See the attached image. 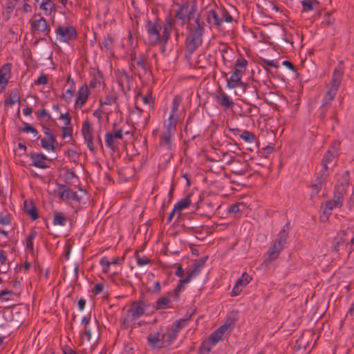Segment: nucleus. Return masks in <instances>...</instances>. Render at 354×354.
I'll return each mask as SVG.
<instances>
[{"label": "nucleus", "instance_id": "obj_1", "mask_svg": "<svg viewBox=\"0 0 354 354\" xmlns=\"http://www.w3.org/2000/svg\"><path fill=\"white\" fill-rule=\"evenodd\" d=\"M205 24L200 21L198 16L194 21L187 22V35L185 39L186 50L192 54L203 44V36L205 31Z\"/></svg>", "mask_w": 354, "mask_h": 354}, {"label": "nucleus", "instance_id": "obj_2", "mask_svg": "<svg viewBox=\"0 0 354 354\" xmlns=\"http://www.w3.org/2000/svg\"><path fill=\"white\" fill-rule=\"evenodd\" d=\"M344 62L340 61L333 71V77L330 82V88L325 94L322 104V109L328 111L329 106L336 95L337 91L342 82L344 75Z\"/></svg>", "mask_w": 354, "mask_h": 354}, {"label": "nucleus", "instance_id": "obj_3", "mask_svg": "<svg viewBox=\"0 0 354 354\" xmlns=\"http://www.w3.org/2000/svg\"><path fill=\"white\" fill-rule=\"evenodd\" d=\"M146 29L150 45L156 46L158 44H163L162 34H160L162 26L158 23L152 22L149 20L146 24Z\"/></svg>", "mask_w": 354, "mask_h": 354}, {"label": "nucleus", "instance_id": "obj_4", "mask_svg": "<svg viewBox=\"0 0 354 354\" xmlns=\"http://www.w3.org/2000/svg\"><path fill=\"white\" fill-rule=\"evenodd\" d=\"M149 306V304L142 299L139 301L132 302L129 309L127 310V317L124 319V322L128 320H136L145 314V309Z\"/></svg>", "mask_w": 354, "mask_h": 354}, {"label": "nucleus", "instance_id": "obj_5", "mask_svg": "<svg viewBox=\"0 0 354 354\" xmlns=\"http://www.w3.org/2000/svg\"><path fill=\"white\" fill-rule=\"evenodd\" d=\"M55 35L60 42L64 43H69L75 40L77 37L76 28L73 26H58L55 30Z\"/></svg>", "mask_w": 354, "mask_h": 354}, {"label": "nucleus", "instance_id": "obj_6", "mask_svg": "<svg viewBox=\"0 0 354 354\" xmlns=\"http://www.w3.org/2000/svg\"><path fill=\"white\" fill-rule=\"evenodd\" d=\"M58 189L55 190L59 198L64 202H68L71 200L80 203L82 201V196H79L77 192H73L71 188L67 187L65 185L57 183Z\"/></svg>", "mask_w": 354, "mask_h": 354}, {"label": "nucleus", "instance_id": "obj_7", "mask_svg": "<svg viewBox=\"0 0 354 354\" xmlns=\"http://www.w3.org/2000/svg\"><path fill=\"white\" fill-rule=\"evenodd\" d=\"M82 133L83 135L84 141L87 145V147L88 149L94 152L95 151V147L94 146V144L93 142V129L91 125V123L88 119H86L82 124Z\"/></svg>", "mask_w": 354, "mask_h": 354}, {"label": "nucleus", "instance_id": "obj_8", "mask_svg": "<svg viewBox=\"0 0 354 354\" xmlns=\"http://www.w3.org/2000/svg\"><path fill=\"white\" fill-rule=\"evenodd\" d=\"M205 18L209 28H216L220 30L222 26V17H221L220 12H218L214 9H211L205 13Z\"/></svg>", "mask_w": 354, "mask_h": 354}, {"label": "nucleus", "instance_id": "obj_9", "mask_svg": "<svg viewBox=\"0 0 354 354\" xmlns=\"http://www.w3.org/2000/svg\"><path fill=\"white\" fill-rule=\"evenodd\" d=\"M149 345L153 348L165 347V334L160 332H153L147 336Z\"/></svg>", "mask_w": 354, "mask_h": 354}, {"label": "nucleus", "instance_id": "obj_10", "mask_svg": "<svg viewBox=\"0 0 354 354\" xmlns=\"http://www.w3.org/2000/svg\"><path fill=\"white\" fill-rule=\"evenodd\" d=\"M28 156L30 157L32 162L30 166H34L40 169H48L49 165L46 164L48 161V157L42 153H30Z\"/></svg>", "mask_w": 354, "mask_h": 354}, {"label": "nucleus", "instance_id": "obj_11", "mask_svg": "<svg viewBox=\"0 0 354 354\" xmlns=\"http://www.w3.org/2000/svg\"><path fill=\"white\" fill-rule=\"evenodd\" d=\"M252 280V277L245 272H244L241 277L239 278L231 292L232 297H236L239 295L242 291L243 288L248 285L250 281Z\"/></svg>", "mask_w": 354, "mask_h": 354}, {"label": "nucleus", "instance_id": "obj_12", "mask_svg": "<svg viewBox=\"0 0 354 354\" xmlns=\"http://www.w3.org/2000/svg\"><path fill=\"white\" fill-rule=\"evenodd\" d=\"M81 337L85 335L88 341L93 340L97 342L100 339L99 323L95 320V324L88 327H84V331L81 333Z\"/></svg>", "mask_w": 354, "mask_h": 354}, {"label": "nucleus", "instance_id": "obj_13", "mask_svg": "<svg viewBox=\"0 0 354 354\" xmlns=\"http://www.w3.org/2000/svg\"><path fill=\"white\" fill-rule=\"evenodd\" d=\"M81 337L85 335L88 341L93 340L97 342L100 339L99 323L95 320V324L88 327H84V331L81 333Z\"/></svg>", "mask_w": 354, "mask_h": 354}, {"label": "nucleus", "instance_id": "obj_14", "mask_svg": "<svg viewBox=\"0 0 354 354\" xmlns=\"http://www.w3.org/2000/svg\"><path fill=\"white\" fill-rule=\"evenodd\" d=\"M31 26L33 30L44 32L51 39L50 36V28L45 18L40 17L38 19L34 20L31 24Z\"/></svg>", "mask_w": 354, "mask_h": 354}, {"label": "nucleus", "instance_id": "obj_15", "mask_svg": "<svg viewBox=\"0 0 354 354\" xmlns=\"http://www.w3.org/2000/svg\"><path fill=\"white\" fill-rule=\"evenodd\" d=\"M214 206L210 201H200L197 203L196 212L198 214L205 216L210 217L214 212Z\"/></svg>", "mask_w": 354, "mask_h": 354}, {"label": "nucleus", "instance_id": "obj_16", "mask_svg": "<svg viewBox=\"0 0 354 354\" xmlns=\"http://www.w3.org/2000/svg\"><path fill=\"white\" fill-rule=\"evenodd\" d=\"M90 91L86 84L82 86L77 93L75 106L82 108L88 99Z\"/></svg>", "mask_w": 354, "mask_h": 354}, {"label": "nucleus", "instance_id": "obj_17", "mask_svg": "<svg viewBox=\"0 0 354 354\" xmlns=\"http://www.w3.org/2000/svg\"><path fill=\"white\" fill-rule=\"evenodd\" d=\"M136 64L138 69L137 72L134 73L141 79L142 76L147 73L149 70L147 58L144 55H140L136 60Z\"/></svg>", "mask_w": 354, "mask_h": 354}, {"label": "nucleus", "instance_id": "obj_18", "mask_svg": "<svg viewBox=\"0 0 354 354\" xmlns=\"http://www.w3.org/2000/svg\"><path fill=\"white\" fill-rule=\"evenodd\" d=\"M176 20L171 19V16L167 17L165 19V24L163 26V30L162 32V39L163 40V44L166 45L170 39L171 32L173 29Z\"/></svg>", "mask_w": 354, "mask_h": 354}, {"label": "nucleus", "instance_id": "obj_19", "mask_svg": "<svg viewBox=\"0 0 354 354\" xmlns=\"http://www.w3.org/2000/svg\"><path fill=\"white\" fill-rule=\"evenodd\" d=\"M207 258V256H205L199 259L195 260L192 265V270L189 272H187V275L191 279L197 276L201 272V269L204 267Z\"/></svg>", "mask_w": 354, "mask_h": 354}, {"label": "nucleus", "instance_id": "obj_20", "mask_svg": "<svg viewBox=\"0 0 354 354\" xmlns=\"http://www.w3.org/2000/svg\"><path fill=\"white\" fill-rule=\"evenodd\" d=\"M234 322H232L230 324H224L221 326L218 329L214 331L209 336V341L212 342V344L214 345L217 342H218L223 337L225 332L228 328L230 324H233Z\"/></svg>", "mask_w": 354, "mask_h": 354}, {"label": "nucleus", "instance_id": "obj_21", "mask_svg": "<svg viewBox=\"0 0 354 354\" xmlns=\"http://www.w3.org/2000/svg\"><path fill=\"white\" fill-rule=\"evenodd\" d=\"M192 279L187 275L185 279H180L178 281L176 287L169 292V296L174 300L178 301L180 299V292L183 290V286L185 284L189 283L191 281Z\"/></svg>", "mask_w": 354, "mask_h": 354}, {"label": "nucleus", "instance_id": "obj_22", "mask_svg": "<svg viewBox=\"0 0 354 354\" xmlns=\"http://www.w3.org/2000/svg\"><path fill=\"white\" fill-rule=\"evenodd\" d=\"M235 164L233 165L232 173L236 175L243 176L245 175L248 171L251 170V167L247 162H240L234 160H232Z\"/></svg>", "mask_w": 354, "mask_h": 354}, {"label": "nucleus", "instance_id": "obj_23", "mask_svg": "<svg viewBox=\"0 0 354 354\" xmlns=\"http://www.w3.org/2000/svg\"><path fill=\"white\" fill-rule=\"evenodd\" d=\"M346 233L344 230H341L337 232L336 236L333 240L331 250L333 252H337L339 250V247L342 245L346 241L345 236Z\"/></svg>", "mask_w": 354, "mask_h": 354}, {"label": "nucleus", "instance_id": "obj_24", "mask_svg": "<svg viewBox=\"0 0 354 354\" xmlns=\"http://www.w3.org/2000/svg\"><path fill=\"white\" fill-rule=\"evenodd\" d=\"M290 230V223L288 222L277 234V237L274 242L279 243L282 247H284L285 243L288 238Z\"/></svg>", "mask_w": 354, "mask_h": 354}, {"label": "nucleus", "instance_id": "obj_25", "mask_svg": "<svg viewBox=\"0 0 354 354\" xmlns=\"http://www.w3.org/2000/svg\"><path fill=\"white\" fill-rule=\"evenodd\" d=\"M241 88L248 99L254 100L259 97L256 86L245 83H241Z\"/></svg>", "mask_w": 354, "mask_h": 354}, {"label": "nucleus", "instance_id": "obj_26", "mask_svg": "<svg viewBox=\"0 0 354 354\" xmlns=\"http://www.w3.org/2000/svg\"><path fill=\"white\" fill-rule=\"evenodd\" d=\"M184 4H187L186 12H187V19L188 20L187 22H192V19L194 21L195 19L198 16V15H197L196 17V13L197 11V6H196V0H193L191 3L189 2H185V3H184Z\"/></svg>", "mask_w": 354, "mask_h": 354}, {"label": "nucleus", "instance_id": "obj_27", "mask_svg": "<svg viewBox=\"0 0 354 354\" xmlns=\"http://www.w3.org/2000/svg\"><path fill=\"white\" fill-rule=\"evenodd\" d=\"M227 73H225V77L227 80V86L230 88H235L238 86L241 87V78L237 76L236 73H233L230 78L227 77Z\"/></svg>", "mask_w": 354, "mask_h": 354}, {"label": "nucleus", "instance_id": "obj_28", "mask_svg": "<svg viewBox=\"0 0 354 354\" xmlns=\"http://www.w3.org/2000/svg\"><path fill=\"white\" fill-rule=\"evenodd\" d=\"M342 203L334 200H328L326 202V207L323 210V214L325 215L326 219H328V216L331 214V211L335 207H341Z\"/></svg>", "mask_w": 354, "mask_h": 354}, {"label": "nucleus", "instance_id": "obj_29", "mask_svg": "<svg viewBox=\"0 0 354 354\" xmlns=\"http://www.w3.org/2000/svg\"><path fill=\"white\" fill-rule=\"evenodd\" d=\"M350 182V172L349 171H345L341 175L340 178L337 180V183L335 185L337 188H344V190L347 191L349 186Z\"/></svg>", "mask_w": 354, "mask_h": 354}, {"label": "nucleus", "instance_id": "obj_30", "mask_svg": "<svg viewBox=\"0 0 354 354\" xmlns=\"http://www.w3.org/2000/svg\"><path fill=\"white\" fill-rule=\"evenodd\" d=\"M283 249V247L280 245L279 243L274 242L268 252L269 259L271 261L277 259Z\"/></svg>", "mask_w": 354, "mask_h": 354}, {"label": "nucleus", "instance_id": "obj_31", "mask_svg": "<svg viewBox=\"0 0 354 354\" xmlns=\"http://www.w3.org/2000/svg\"><path fill=\"white\" fill-rule=\"evenodd\" d=\"M24 211L31 217L32 220H36L39 217L37 208L32 201L28 203V201H26L24 202Z\"/></svg>", "mask_w": 354, "mask_h": 354}, {"label": "nucleus", "instance_id": "obj_32", "mask_svg": "<svg viewBox=\"0 0 354 354\" xmlns=\"http://www.w3.org/2000/svg\"><path fill=\"white\" fill-rule=\"evenodd\" d=\"M337 152L335 150L333 151L328 150L322 160V165L329 167V165L333 164L335 157L337 156Z\"/></svg>", "mask_w": 354, "mask_h": 354}, {"label": "nucleus", "instance_id": "obj_33", "mask_svg": "<svg viewBox=\"0 0 354 354\" xmlns=\"http://www.w3.org/2000/svg\"><path fill=\"white\" fill-rule=\"evenodd\" d=\"M171 301L168 297H160L156 301L154 308L156 310L169 308H171Z\"/></svg>", "mask_w": 354, "mask_h": 354}, {"label": "nucleus", "instance_id": "obj_34", "mask_svg": "<svg viewBox=\"0 0 354 354\" xmlns=\"http://www.w3.org/2000/svg\"><path fill=\"white\" fill-rule=\"evenodd\" d=\"M100 44L102 49L104 48L106 51H111L113 47V39L110 34H106Z\"/></svg>", "mask_w": 354, "mask_h": 354}, {"label": "nucleus", "instance_id": "obj_35", "mask_svg": "<svg viewBox=\"0 0 354 354\" xmlns=\"http://www.w3.org/2000/svg\"><path fill=\"white\" fill-rule=\"evenodd\" d=\"M165 334V347L170 346L177 338L178 333L170 328Z\"/></svg>", "mask_w": 354, "mask_h": 354}, {"label": "nucleus", "instance_id": "obj_36", "mask_svg": "<svg viewBox=\"0 0 354 354\" xmlns=\"http://www.w3.org/2000/svg\"><path fill=\"white\" fill-rule=\"evenodd\" d=\"M186 7L187 4H184L183 3L174 15L175 20L178 19L180 21L181 26L185 24V20L187 18Z\"/></svg>", "mask_w": 354, "mask_h": 354}, {"label": "nucleus", "instance_id": "obj_37", "mask_svg": "<svg viewBox=\"0 0 354 354\" xmlns=\"http://www.w3.org/2000/svg\"><path fill=\"white\" fill-rule=\"evenodd\" d=\"M190 196H187L184 198L178 201L174 205V211L180 212L181 210L187 208L191 205Z\"/></svg>", "mask_w": 354, "mask_h": 354}, {"label": "nucleus", "instance_id": "obj_38", "mask_svg": "<svg viewBox=\"0 0 354 354\" xmlns=\"http://www.w3.org/2000/svg\"><path fill=\"white\" fill-rule=\"evenodd\" d=\"M174 133L169 132H163L160 138V145L165 146L167 149H170L171 147V137Z\"/></svg>", "mask_w": 354, "mask_h": 354}, {"label": "nucleus", "instance_id": "obj_39", "mask_svg": "<svg viewBox=\"0 0 354 354\" xmlns=\"http://www.w3.org/2000/svg\"><path fill=\"white\" fill-rule=\"evenodd\" d=\"M75 91V82L72 81V83L71 84L69 88L66 89L65 93H62V98L64 101H66L67 103H69L70 102H71V100L73 97Z\"/></svg>", "mask_w": 354, "mask_h": 354}, {"label": "nucleus", "instance_id": "obj_40", "mask_svg": "<svg viewBox=\"0 0 354 354\" xmlns=\"http://www.w3.org/2000/svg\"><path fill=\"white\" fill-rule=\"evenodd\" d=\"M177 117L173 116L171 118L170 115L167 122H165L164 127L165 128V132H169L174 133L176 129Z\"/></svg>", "mask_w": 354, "mask_h": 354}, {"label": "nucleus", "instance_id": "obj_41", "mask_svg": "<svg viewBox=\"0 0 354 354\" xmlns=\"http://www.w3.org/2000/svg\"><path fill=\"white\" fill-rule=\"evenodd\" d=\"M217 102L221 106L226 109L232 107L234 102L230 97L225 94L223 93L221 96L217 97Z\"/></svg>", "mask_w": 354, "mask_h": 354}, {"label": "nucleus", "instance_id": "obj_42", "mask_svg": "<svg viewBox=\"0 0 354 354\" xmlns=\"http://www.w3.org/2000/svg\"><path fill=\"white\" fill-rule=\"evenodd\" d=\"M17 102H20V95L19 91L17 89L13 90L10 93L8 97L5 100V105L9 104L10 106L14 105Z\"/></svg>", "mask_w": 354, "mask_h": 354}, {"label": "nucleus", "instance_id": "obj_43", "mask_svg": "<svg viewBox=\"0 0 354 354\" xmlns=\"http://www.w3.org/2000/svg\"><path fill=\"white\" fill-rule=\"evenodd\" d=\"M67 223L66 217L62 213L59 212H54L53 223L55 225L64 226Z\"/></svg>", "mask_w": 354, "mask_h": 354}, {"label": "nucleus", "instance_id": "obj_44", "mask_svg": "<svg viewBox=\"0 0 354 354\" xmlns=\"http://www.w3.org/2000/svg\"><path fill=\"white\" fill-rule=\"evenodd\" d=\"M182 101V98L179 95L174 96L173 100H172V106H171V111L169 114L170 118H171L173 116L177 117V112L180 106V104Z\"/></svg>", "mask_w": 354, "mask_h": 354}, {"label": "nucleus", "instance_id": "obj_45", "mask_svg": "<svg viewBox=\"0 0 354 354\" xmlns=\"http://www.w3.org/2000/svg\"><path fill=\"white\" fill-rule=\"evenodd\" d=\"M37 232L35 230H31L30 234L26 239V246L30 251H33V239L36 237Z\"/></svg>", "mask_w": 354, "mask_h": 354}, {"label": "nucleus", "instance_id": "obj_46", "mask_svg": "<svg viewBox=\"0 0 354 354\" xmlns=\"http://www.w3.org/2000/svg\"><path fill=\"white\" fill-rule=\"evenodd\" d=\"M347 191L344 190V188H337L335 187L333 199L337 202L343 204L344 196Z\"/></svg>", "mask_w": 354, "mask_h": 354}, {"label": "nucleus", "instance_id": "obj_47", "mask_svg": "<svg viewBox=\"0 0 354 354\" xmlns=\"http://www.w3.org/2000/svg\"><path fill=\"white\" fill-rule=\"evenodd\" d=\"M115 138L113 136V133L107 132L105 135V143L107 147H109L113 151H115L117 147L114 144Z\"/></svg>", "mask_w": 354, "mask_h": 354}, {"label": "nucleus", "instance_id": "obj_48", "mask_svg": "<svg viewBox=\"0 0 354 354\" xmlns=\"http://www.w3.org/2000/svg\"><path fill=\"white\" fill-rule=\"evenodd\" d=\"M328 169V166H322V169L318 173L316 178L319 180H321L322 182L326 183L328 177L329 176Z\"/></svg>", "mask_w": 354, "mask_h": 354}, {"label": "nucleus", "instance_id": "obj_49", "mask_svg": "<svg viewBox=\"0 0 354 354\" xmlns=\"http://www.w3.org/2000/svg\"><path fill=\"white\" fill-rule=\"evenodd\" d=\"M187 323V318H181L176 320L171 326L173 329H175L178 333L185 326Z\"/></svg>", "mask_w": 354, "mask_h": 354}, {"label": "nucleus", "instance_id": "obj_50", "mask_svg": "<svg viewBox=\"0 0 354 354\" xmlns=\"http://www.w3.org/2000/svg\"><path fill=\"white\" fill-rule=\"evenodd\" d=\"M240 137L245 142L250 143L255 142L256 140L255 135L253 133L248 131H243L242 133L240 135Z\"/></svg>", "mask_w": 354, "mask_h": 354}, {"label": "nucleus", "instance_id": "obj_51", "mask_svg": "<svg viewBox=\"0 0 354 354\" xmlns=\"http://www.w3.org/2000/svg\"><path fill=\"white\" fill-rule=\"evenodd\" d=\"M301 3L303 7V11L309 12L313 10L314 3L318 4V2L316 0H303L301 1Z\"/></svg>", "mask_w": 354, "mask_h": 354}, {"label": "nucleus", "instance_id": "obj_52", "mask_svg": "<svg viewBox=\"0 0 354 354\" xmlns=\"http://www.w3.org/2000/svg\"><path fill=\"white\" fill-rule=\"evenodd\" d=\"M218 11H220V15H221V17H222V22L223 21H225L227 23L232 22L233 17L227 10L223 8V9L219 10Z\"/></svg>", "mask_w": 354, "mask_h": 354}, {"label": "nucleus", "instance_id": "obj_53", "mask_svg": "<svg viewBox=\"0 0 354 354\" xmlns=\"http://www.w3.org/2000/svg\"><path fill=\"white\" fill-rule=\"evenodd\" d=\"M212 349L209 342H203L198 348V354H208Z\"/></svg>", "mask_w": 354, "mask_h": 354}, {"label": "nucleus", "instance_id": "obj_54", "mask_svg": "<svg viewBox=\"0 0 354 354\" xmlns=\"http://www.w3.org/2000/svg\"><path fill=\"white\" fill-rule=\"evenodd\" d=\"M6 38L8 39V41L17 43L19 40V37L17 34L15 32L12 28H9L8 34L6 35Z\"/></svg>", "mask_w": 354, "mask_h": 354}, {"label": "nucleus", "instance_id": "obj_55", "mask_svg": "<svg viewBox=\"0 0 354 354\" xmlns=\"http://www.w3.org/2000/svg\"><path fill=\"white\" fill-rule=\"evenodd\" d=\"M39 8L44 11L45 15H50L53 11L55 10V4H45V7L41 6V3L39 5Z\"/></svg>", "mask_w": 354, "mask_h": 354}, {"label": "nucleus", "instance_id": "obj_56", "mask_svg": "<svg viewBox=\"0 0 354 354\" xmlns=\"http://www.w3.org/2000/svg\"><path fill=\"white\" fill-rule=\"evenodd\" d=\"M247 65L248 61L243 57L237 59L235 63V67L240 68L244 71H245L246 70Z\"/></svg>", "mask_w": 354, "mask_h": 354}, {"label": "nucleus", "instance_id": "obj_57", "mask_svg": "<svg viewBox=\"0 0 354 354\" xmlns=\"http://www.w3.org/2000/svg\"><path fill=\"white\" fill-rule=\"evenodd\" d=\"M135 254L138 266H142L151 263V261L147 257H140L137 252Z\"/></svg>", "mask_w": 354, "mask_h": 354}, {"label": "nucleus", "instance_id": "obj_58", "mask_svg": "<svg viewBox=\"0 0 354 354\" xmlns=\"http://www.w3.org/2000/svg\"><path fill=\"white\" fill-rule=\"evenodd\" d=\"M11 223L10 215L8 213H1L0 214V223L3 225H10Z\"/></svg>", "mask_w": 354, "mask_h": 354}, {"label": "nucleus", "instance_id": "obj_59", "mask_svg": "<svg viewBox=\"0 0 354 354\" xmlns=\"http://www.w3.org/2000/svg\"><path fill=\"white\" fill-rule=\"evenodd\" d=\"M117 97L114 95H108L106 96L104 101H100V105H111L116 101Z\"/></svg>", "mask_w": 354, "mask_h": 354}, {"label": "nucleus", "instance_id": "obj_60", "mask_svg": "<svg viewBox=\"0 0 354 354\" xmlns=\"http://www.w3.org/2000/svg\"><path fill=\"white\" fill-rule=\"evenodd\" d=\"M260 61L262 63V64L274 67L275 68H278L279 67V65L277 62H275L274 60H269L266 58L260 57Z\"/></svg>", "mask_w": 354, "mask_h": 354}, {"label": "nucleus", "instance_id": "obj_61", "mask_svg": "<svg viewBox=\"0 0 354 354\" xmlns=\"http://www.w3.org/2000/svg\"><path fill=\"white\" fill-rule=\"evenodd\" d=\"M62 136L64 138H66V137H70V138H72V136H73V129L71 127H69L67 126V125H65V127H63L62 128Z\"/></svg>", "mask_w": 354, "mask_h": 354}, {"label": "nucleus", "instance_id": "obj_62", "mask_svg": "<svg viewBox=\"0 0 354 354\" xmlns=\"http://www.w3.org/2000/svg\"><path fill=\"white\" fill-rule=\"evenodd\" d=\"M24 127L21 129V131L26 133H32L37 136L38 132L37 130L26 122H24Z\"/></svg>", "mask_w": 354, "mask_h": 354}, {"label": "nucleus", "instance_id": "obj_63", "mask_svg": "<svg viewBox=\"0 0 354 354\" xmlns=\"http://www.w3.org/2000/svg\"><path fill=\"white\" fill-rule=\"evenodd\" d=\"M41 146L45 149L55 151V147L53 144H50L45 138L41 140Z\"/></svg>", "mask_w": 354, "mask_h": 354}, {"label": "nucleus", "instance_id": "obj_64", "mask_svg": "<svg viewBox=\"0 0 354 354\" xmlns=\"http://www.w3.org/2000/svg\"><path fill=\"white\" fill-rule=\"evenodd\" d=\"M315 183L311 185L312 189L314 190L315 193L317 194L319 191L322 189L323 185H324L325 182H322L316 178Z\"/></svg>", "mask_w": 354, "mask_h": 354}]
</instances>
